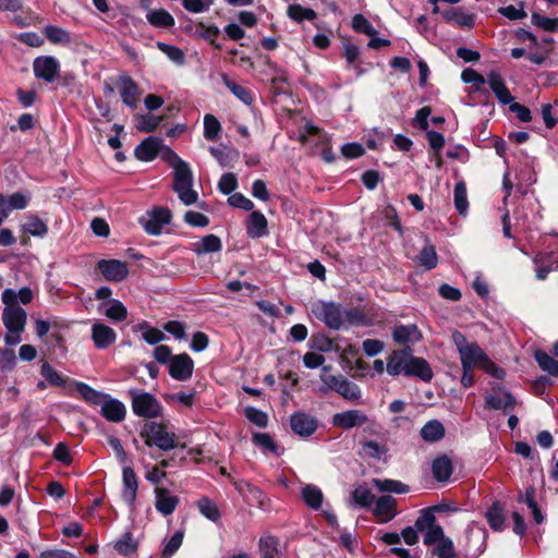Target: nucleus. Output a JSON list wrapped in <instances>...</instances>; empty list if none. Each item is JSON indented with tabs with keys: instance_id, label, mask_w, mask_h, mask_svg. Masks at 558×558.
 <instances>
[{
	"instance_id": "2eb2a0df",
	"label": "nucleus",
	"mask_w": 558,
	"mask_h": 558,
	"mask_svg": "<svg viewBox=\"0 0 558 558\" xmlns=\"http://www.w3.org/2000/svg\"><path fill=\"white\" fill-rule=\"evenodd\" d=\"M154 494L156 510L165 517L172 514L180 502L179 497L171 494L167 488L158 486Z\"/></svg>"
},
{
	"instance_id": "603ef678",
	"label": "nucleus",
	"mask_w": 558,
	"mask_h": 558,
	"mask_svg": "<svg viewBox=\"0 0 558 558\" xmlns=\"http://www.w3.org/2000/svg\"><path fill=\"white\" fill-rule=\"evenodd\" d=\"M420 264L427 270L434 269L438 263L435 246L426 244L418 254Z\"/></svg>"
},
{
	"instance_id": "c03bdc74",
	"label": "nucleus",
	"mask_w": 558,
	"mask_h": 558,
	"mask_svg": "<svg viewBox=\"0 0 558 558\" xmlns=\"http://www.w3.org/2000/svg\"><path fill=\"white\" fill-rule=\"evenodd\" d=\"M105 316L113 323L124 322L128 318V310L119 300H111L105 310Z\"/></svg>"
},
{
	"instance_id": "39448f33",
	"label": "nucleus",
	"mask_w": 558,
	"mask_h": 558,
	"mask_svg": "<svg viewBox=\"0 0 558 558\" xmlns=\"http://www.w3.org/2000/svg\"><path fill=\"white\" fill-rule=\"evenodd\" d=\"M381 323H384V316L378 306L365 305L344 308V328L351 326L371 327Z\"/></svg>"
},
{
	"instance_id": "680f3d73",
	"label": "nucleus",
	"mask_w": 558,
	"mask_h": 558,
	"mask_svg": "<svg viewBox=\"0 0 558 558\" xmlns=\"http://www.w3.org/2000/svg\"><path fill=\"white\" fill-rule=\"evenodd\" d=\"M362 452L364 457L380 459L387 452V448L377 441L367 440L362 444Z\"/></svg>"
},
{
	"instance_id": "4be33fe9",
	"label": "nucleus",
	"mask_w": 558,
	"mask_h": 558,
	"mask_svg": "<svg viewBox=\"0 0 558 558\" xmlns=\"http://www.w3.org/2000/svg\"><path fill=\"white\" fill-rule=\"evenodd\" d=\"M411 349H402L393 351L388 359L386 369L389 375L397 376L400 374L407 375L408 361L410 360Z\"/></svg>"
},
{
	"instance_id": "052dcab7",
	"label": "nucleus",
	"mask_w": 558,
	"mask_h": 558,
	"mask_svg": "<svg viewBox=\"0 0 558 558\" xmlns=\"http://www.w3.org/2000/svg\"><path fill=\"white\" fill-rule=\"evenodd\" d=\"M78 392L85 401L94 405H100L107 395L101 393L86 384H80Z\"/></svg>"
},
{
	"instance_id": "393cba45",
	"label": "nucleus",
	"mask_w": 558,
	"mask_h": 558,
	"mask_svg": "<svg viewBox=\"0 0 558 558\" xmlns=\"http://www.w3.org/2000/svg\"><path fill=\"white\" fill-rule=\"evenodd\" d=\"M407 376H414L424 381H430L433 371L426 360L413 356L411 352L410 360L408 361Z\"/></svg>"
},
{
	"instance_id": "bb28decb",
	"label": "nucleus",
	"mask_w": 558,
	"mask_h": 558,
	"mask_svg": "<svg viewBox=\"0 0 558 558\" xmlns=\"http://www.w3.org/2000/svg\"><path fill=\"white\" fill-rule=\"evenodd\" d=\"M393 340L400 344L417 342L422 335L416 325H400L393 329Z\"/></svg>"
},
{
	"instance_id": "13d9d810",
	"label": "nucleus",
	"mask_w": 558,
	"mask_h": 558,
	"mask_svg": "<svg viewBox=\"0 0 558 558\" xmlns=\"http://www.w3.org/2000/svg\"><path fill=\"white\" fill-rule=\"evenodd\" d=\"M40 374L52 386L63 387L66 384V379L47 362L41 365Z\"/></svg>"
},
{
	"instance_id": "473e14b6",
	"label": "nucleus",
	"mask_w": 558,
	"mask_h": 558,
	"mask_svg": "<svg viewBox=\"0 0 558 558\" xmlns=\"http://www.w3.org/2000/svg\"><path fill=\"white\" fill-rule=\"evenodd\" d=\"M420 434L425 441L436 442L444 438L445 427L439 421L432 420L421 428Z\"/></svg>"
},
{
	"instance_id": "a18cd8bd",
	"label": "nucleus",
	"mask_w": 558,
	"mask_h": 558,
	"mask_svg": "<svg viewBox=\"0 0 558 558\" xmlns=\"http://www.w3.org/2000/svg\"><path fill=\"white\" fill-rule=\"evenodd\" d=\"M184 538L183 531H177L169 539L162 543L160 558H171L182 546Z\"/></svg>"
},
{
	"instance_id": "bf43d9fd",
	"label": "nucleus",
	"mask_w": 558,
	"mask_h": 558,
	"mask_svg": "<svg viewBox=\"0 0 558 558\" xmlns=\"http://www.w3.org/2000/svg\"><path fill=\"white\" fill-rule=\"evenodd\" d=\"M461 80L465 84H472L473 88L476 92H480L487 81V78H485L482 74H480L478 72L471 68H468L462 71Z\"/></svg>"
},
{
	"instance_id": "69168bd1",
	"label": "nucleus",
	"mask_w": 558,
	"mask_h": 558,
	"mask_svg": "<svg viewBox=\"0 0 558 558\" xmlns=\"http://www.w3.org/2000/svg\"><path fill=\"white\" fill-rule=\"evenodd\" d=\"M245 417L253 423L254 425L258 427H266L268 424V416L265 412L254 408V407H246L244 409Z\"/></svg>"
},
{
	"instance_id": "864d4df0",
	"label": "nucleus",
	"mask_w": 558,
	"mask_h": 558,
	"mask_svg": "<svg viewBox=\"0 0 558 558\" xmlns=\"http://www.w3.org/2000/svg\"><path fill=\"white\" fill-rule=\"evenodd\" d=\"M138 329L142 331L143 339L149 344H157L166 338L161 330L151 327L147 322L141 323Z\"/></svg>"
},
{
	"instance_id": "f8f14e48",
	"label": "nucleus",
	"mask_w": 558,
	"mask_h": 558,
	"mask_svg": "<svg viewBox=\"0 0 558 558\" xmlns=\"http://www.w3.org/2000/svg\"><path fill=\"white\" fill-rule=\"evenodd\" d=\"M122 102L135 108L141 96V89L137 83L129 75H121L117 82Z\"/></svg>"
},
{
	"instance_id": "2f4dec72",
	"label": "nucleus",
	"mask_w": 558,
	"mask_h": 558,
	"mask_svg": "<svg viewBox=\"0 0 558 558\" xmlns=\"http://www.w3.org/2000/svg\"><path fill=\"white\" fill-rule=\"evenodd\" d=\"M22 229L26 233L37 238H44L48 233L47 223L33 214L26 216V221L23 223Z\"/></svg>"
},
{
	"instance_id": "9b49d317",
	"label": "nucleus",
	"mask_w": 558,
	"mask_h": 558,
	"mask_svg": "<svg viewBox=\"0 0 558 558\" xmlns=\"http://www.w3.org/2000/svg\"><path fill=\"white\" fill-rule=\"evenodd\" d=\"M368 421V416L363 411L353 409L336 413L331 423L342 429H352L367 424Z\"/></svg>"
},
{
	"instance_id": "6e6552de",
	"label": "nucleus",
	"mask_w": 558,
	"mask_h": 558,
	"mask_svg": "<svg viewBox=\"0 0 558 558\" xmlns=\"http://www.w3.org/2000/svg\"><path fill=\"white\" fill-rule=\"evenodd\" d=\"M33 71L36 78L52 83L59 75L60 63L52 56H40L34 60Z\"/></svg>"
},
{
	"instance_id": "6e6d98bb",
	"label": "nucleus",
	"mask_w": 558,
	"mask_h": 558,
	"mask_svg": "<svg viewBox=\"0 0 558 558\" xmlns=\"http://www.w3.org/2000/svg\"><path fill=\"white\" fill-rule=\"evenodd\" d=\"M221 131V124L213 114L204 117V137L208 141H215Z\"/></svg>"
},
{
	"instance_id": "79ce46f5",
	"label": "nucleus",
	"mask_w": 558,
	"mask_h": 558,
	"mask_svg": "<svg viewBox=\"0 0 558 558\" xmlns=\"http://www.w3.org/2000/svg\"><path fill=\"white\" fill-rule=\"evenodd\" d=\"M551 254L538 253L533 257L536 278L545 280L548 274L554 269V263L550 260Z\"/></svg>"
},
{
	"instance_id": "f257e3e1",
	"label": "nucleus",
	"mask_w": 558,
	"mask_h": 558,
	"mask_svg": "<svg viewBox=\"0 0 558 558\" xmlns=\"http://www.w3.org/2000/svg\"><path fill=\"white\" fill-rule=\"evenodd\" d=\"M452 341L457 347L462 367L472 369L477 367L498 379L505 377V371L496 366L476 342H469L459 331L452 333Z\"/></svg>"
},
{
	"instance_id": "0e129e2a",
	"label": "nucleus",
	"mask_w": 558,
	"mask_h": 558,
	"mask_svg": "<svg viewBox=\"0 0 558 558\" xmlns=\"http://www.w3.org/2000/svg\"><path fill=\"white\" fill-rule=\"evenodd\" d=\"M381 215L388 226H391L400 234L403 233V228L398 216L397 209L392 205H386L381 210Z\"/></svg>"
},
{
	"instance_id": "20e7f679",
	"label": "nucleus",
	"mask_w": 558,
	"mask_h": 558,
	"mask_svg": "<svg viewBox=\"0 0 558 558\" xmlns=\"http://www.w3.org/2000/svg\"><path fill=\"white\" fill-rule=\"evenodd\" d=\"M311 313L328 328H344V308L336 302L318 300L311 305Z\"/></svg>"
},
{
	"instance_id": "f03ea898",
	"label": "nucleus",
	"mask_w": 558,
	"mask_h": 558,
	"mask_svg": "<svg viewBox=\"0 0 558 558\" xmlns=\"http://www.w3.org/2000/svg\"><path fill=\"white\" fill-rule=\"evenodd\" d=\"M163 158L173 169V191L185 206L195 204L198 194L193 190V173L187 162L182 160L177 153L167 148Z\"/></svg>"
},
{
	"instance_id": "a211bd4d",
	"label": "nucleus",
	"mask_w": 558,
	"mask_h": 558,
	"mask_svg": "<svg viewBox=\"0 0 558 558\" xmlns=\"http://www.w3.org/2000/svg\"><path fill=\"white\" fill-rule=\"evenodd\" d=\"M100 413L107 421L120 423L125 418L126 409L121 401L107 395L100 403Z\"/></svg>"
},
{
	"instance_id": "ea45409f",
	"label": "nucleus",
	"mask_w": 558,
	"mask_h": 558,
	"mask_svg": "<svg viewBox=\"0 0 558 558\" xmlns=\"http://www.w3.org/2000/svg\"><path fill=\"white\" fill-rule=\"evenodd\" d=\"M373 485L381 493L407 494L409 492V486L397 480L374 478Z\"/></svg>"
},
{
	"instance_id": "4c0bfd02",
	"label": "nucleus",
	"mask_w": 558,
	"mask_h": 558,
	"mask_svg": "<svg viewBox=\"0 0 558 558\" xmlns=\"http://www.w3.org/2000/svg\"><path fill=\"white\" fill-rule=\"evenodd\" d=\"M485 518L492 530L500 532L505 527V515L502 507L495 502L489 507L485 513Z\"/></svg>"
},
{
	"instance_id": "4468645a",
	"label": "nucleus",
	"mask_w": 558,
	"mask_h": 558,
	"mask_svg": "<svg viewBox=\"0 0 558 558\" xmlns=\"http://www.w3.org/2000/svg\"><path fill=\"white\" fill-rule=\"evenodd\" d=\"M397 500L390 495L380 496L373 509V514L379 523H387L397 515Z\"/></svg>"
},
{
	"instance_id": "4d7b16f0",
	"label": "nucleus",
	"mask_w": 558,
	"mask_h": 558,
	"mask_svg": "<svg viewBox=\"0 0 558 558\" xmlns=\"http://www.w3.org/2000/svg\"><path fill=\"white\" fill-rule=\"evenodd\" d=\"M531 22L534 26L545 32H558V19L547 17L539 13H533L531 15Z\"/></svg>"
},
{
	"instance_id": "f3484780",
	"label": "nucleus",
	"mask_w": 558,
	"mask_h": 558,
	"mask_svg": "<svg viewBox=\"0 0 558 558\" xmlns=\"http://www.w3.org/2000/svg\"><path fill=\"white\" fill-rule=\"evenodd\" d=\"M138 481L131 466H124L122 471V499L133 507L137 497Z\"/></svg>"
},
{
	"instance_id": "5fc2aeb1",
	"label": "nucleus",
	"mask_w": 558,
	"mask_h": 558,
	"mask_svg": "<svg viewBox=\"0 0 558 558\" xmlns=\"http://www.w3.org/2000/svg\"><path fill=\"white\" fill-rule=\"evenodd\" d=\"M330 369V366H323L322 374H320V380L323 383V386L320 387V391L326 393L327 391H336L338 389V386L344 378L343 376H335L328 374V371Z\"/></svg>"
},
{
	"instance_id": "7ed1b4c3",
	"label": "nucleus",
	"mask_w": 558,
	"mask_h": 558,
	"mask_svg": "<svg viewBox=\"0 0 558 558\" xmlns=\"http://www.w3.org/2000/svg\"><path fill=\"white\" fill-rule=\"evenodd\" d=\"M140 435L148 447L156 446L163 451H169L177 447L175 434L169 433L162 423L146 422Z\"/></svg>"
},
{
	"instance_id": "c9c22d12",
	"label": "nucleus",
	"mask_w": 558,
	"mask_h": 558,
	"mask_svg": "<svg viewBox=\"0 0 558 558\" xmlns=\"http://www.w3.org/2000/svg\"><path fill=\"white\" fill-rule=\"evenodd\" d=\"M146 19L149 24L159 28H170L175 23L173 16L165 9L149 11Z\"/></svg>"
},
{
	"instance_id": "dca6fc26",
	"label": "nucleus",
	"mask_w": 558,
	"mask_h": 558,
	"mask_svg": "<svg viewBox=\"0 0 558 558\" xmlns=\"http://www.w3.org/2000/svg\"><path fill=\"white\" fill-rule=\"evenodd\" d=\"M92 340L99 350H105L117 340V332L108 325L96 322L92 326Z\"/></svg>"
},
{
	"instance_id": "c85d7f7f",
	"label": "nucleus",
	"mask_w": 558,
	"mask_h": 558,
	"mask_svg": "<svg viewBox=\"0 0 558 558\" xmlns=\"http://www.w3.org/2000/svg\"><path fill=\"white\" fill-rule=\"evenodd\" d=\"M221 248V240L215 234L205 235L199 241L192 244V251L196 255L216 253L219 252Z\"/></svg>"
},
{
	"instance_id": "a19ab883",
	"label": "nucleus",
	"mask_w": 558,
	"mask_h": 558,
	"mask_svg": "<svg viewBox=\"0 0 558 558\" xmlns=\"http://www.w3.org/2000/svg\"><path fill=\"white\" fill-rule=\"evenodd\" d=\"M198 511L208 520L218 522L221 518L220 510L215 501L208 497H202L196 502Z\"/></svg>"
},
{
	"instance_id": "aec40b11",
	"label": "nucleus",
	"mask_w": 558,
	"mask_h": 558,
	"mask_svg": "<svg viewBox=\"0 0 558 558\" xmlns=\"http://www.w3.org/2000/svg\"><path fill=\"white\" fill-rule=\"evenodd\" d=\"M290 425L292 430L300 436H310L317 428L316 420L304 413V412H295L290 417Z\"/></svg>"
},
{
	"instance_id": "338daca9",
	"label": "nucleus",
	"mask_w": 558,
	"mask_h": 558,
	"mask_svg": "<svg viewBox=\"0 0 558 558\" xmlns=\"http://www.w3.org/2000/svg\"><path fill=\"white\" fill-rule=\"evenodd\" d=\"M353 500L360 507H368L374 501V495L372 492L365 486L356 487L352 493Z\"/></svg>"
},
{
	"instance_id": "a878e982",
	"label": "nucleus",
	"mask_w": 558,
	"mask_h": 558,
	"mask_svg": "<svg viewBox=\"0 0 558 558\" xmlns=\"http://www.w3.org/2000/svg\"><path fill=\"white\" fill-rule=\"evenodd\" d=\"M268 222L260 211H252L246 221V234L252 239L263 238L268 233Z\"/></svg>"
},
{
	"instance_id": "e433bc0d",
	"label": "nucleus",
	"mask_w": 558,
	"mask_h": 558,
	"mask_svg": "<svg viewBox=\"0 0 558 558\" xmlns=\"http://www.w3.org/2000/svg\"><path fill=\"white\" fill-rule=\"evenodd\" d=\"M279 541L277 537L265 534L259 538V553L262 558H280Z\"/></svg>"
},
{
	"instance_id": "3c124183",
	"label": "nucleus",
	"mask_w": 558,
	"mask_h": 558,
	"mask_svg": "<svg viewBox=\"0 0 558 558\" xmlns=\"http://www.w3.org/2000/svg\"><path fill=\"white\" fill-rule=\"evenodd\" d=\"M288 15L293 21L301 23L304 20L313 21L316 19L317 14L313 9L303 8L300 4H291L288 8Z\"/></svg>"
},
{
	"instance_id": "c756f323",
	"label": "nucleus",
	"mask_w": 558,
	"mask_h": 558,
	"mask_svg": "<svg viewBox=\"0 0 558 558\" xmlns=\"http://www.w3.org/2000/svg\"><path fill=\"white\" fill-rule=\"evenodd\" d=\"M225 86L243 104L250 106L254 102V95L251 89L230 80L227 74H221Z\"/></svg>"
},
{
	"instance_id": "37998d69",
	"label": "nucleus",
	"mask_w": 558,
	"mask_h": 558,
	"mask_svg": "<svg viewBox=\"0 0 558 558\" xmlns=\"http://www.w3.org/2000/svg\"><path fill=\"white\" fill-rule=\"evenodd\" d=\"M44 34L47 39L56 45H69L71 43V35L68 31L56 25H47L44 28Z\"/></svg>"
},
{
	"instance_id": "423d86ee",
	"label": "nucleus",
	"mask_w": 558,
	"mask_h": 558,
	"mask_svg": "<svg viewBox=\"0 0 558 558\" xmlns=\"http://www.w3.org/2000/svg\"><path fill=\"white\" fill-rule=\"evenodd\" d=\"M132 395V410L135 415L146 418H156L162 414V405L149 392L130 391Z\"/></svg>"
},
{
	"instance_id": "9d476101",
	"label": "nucleus",
	"mask_w": 558,
	"mask_h": 558,
	"mask_svg": "<svg viewBox=\"0 0 558 558\" xmlns=\"http://www.w3.org/2000/svg\"><path fill=\"white\" fill-rule=\"evenodd\" d=\"M97 269L111 282L123 281L129 275L128 264L119 259H101L97 263Z\"/></svg>"
},
{
	"instance_id": "412c9836",
	"label": "nucleus",
	"mask_w": 558,
	"mask_h": 558,
	"mask_svg": "<svg viewBox=\"0 0 558 558\" xmlns=\"http://www.w3.org/2000/svg\"><path fill=\"white\" fill-rule=\"evenodd\" d=\"M31 201L29 194H23L20 192L13 193L9 197L0 194V215L7 217L13 209H24L28 206Z\"/></svg>"
},
{
	"instance_id": "774afa93",
	"label": "nucleus",
	"mask_w": 558,
	"mask_h": 558,
	"mask_svg": "<svg viewBox=\"0 0 558 558\" xmlns=\"http://www.w3.org/2000/svg\"><path fill=\"white\" fill-rule=\"evenodd\" d=\"M162 118L151 114L141 116L137 121V130L141 132H154L160 124Z\"/></svg>"
},
{
	"instance_id": "72a5a7b5",
	"label": "nucleus",
	"mask_w": 558,
	"mask_h": 558,
	"mask_svg": "<svg viewBox=\"0 0 558 558\" xmlns=\"http://www.w3.org/2000/svg\"><path fill=\"white\" fill-rule=\"evenodd\" d=\"M432 471L438 482L448 481L452 474V462L447 456L438 457L433 461Z\"/></svg>"
},
{
	"instance_id": "0eeeda50",
	"label": "nucleus",
	"mask_w": 558,
	"mask_h": 558,
	"mask_svg": "<svg viewBox=\"0 0 558 558\" xmlns=\"http://www.w3.org/2000/svg\"><path fill=\"white\" fill-rule=\"evenodd\" d=\"M171 220V213L165 207H155L146 213V216L140 219L145 231L149 234L157 235L162 228Z\"/></svg>"
},
{
	"instance_id": "de8ad7c7",
	"label": "nucleus",
	"mask_w": 558,
	"mask_h": 558,
	"mask_svg": "<svg viewBox=\"0 0 558 558\" xmlns=\"http://www.w3.org/2000/svg\"><path fill=\"white\" fill-rule=\"evenodd\" d=\"M534 359L544 372L551 376H558V361L551 357L548 353L537 350L534 353Z\"/></svg>"
},
{
	"instance_id": "09e8293b",
	"label": "nucleus",
	"mask_w": 558,
	"mask_h": 558,
	"mask_svg": "<svg viewBox=\"0 0 558 558\" xmlns=\"http://www.w3.org/2000/svg\"><path fill=\"white\" fill-rule=\"evenodd\" d=\"M454 207L461 215H465L469 208L466 185L463 181H459L454 185L453 191Z\"/></svg>"
},
{
	"instance_id": "6ab92c4d",
	"label": "nucleus",
	"mask_w": 558,
	"mask_h": 558,
	"mask_svg": "<svg viewBox=\"0 0 558 558\" xmlns=\"http://www.w3.org/2000/svg\"><path fill=\"white\" fill-rule=\"evenodd\" d=\"M26 312L20 306L4 307L2 320L8 330L24 331L26 325Z\"/></svg>"
},
{
	"instance_id": "49530a36",
	"label": "nucleus",
	"mask_w": 558,
	"mask_h": 558,
	"mask_svg": "<svg viewBox=\"0 0 558 558\" xmlns=\"http://www.w3.org/2000/svg\"><path fill=\"white\" fill-rule=\"evenodd\" d=\"M234 485L240 494H248V497L256 501L259 507L264 508L268 504V498L258 487L250 483H235Z\"/></svg>"
},
{
	"instance_id": "58836bf2",
	"label": "nucleus",
	"mask_w": 558,
	"mask_h": 558,
	"mask_svg": "<svg viewBox=\"0 0 558 558\" xmlns=\"http://www.w3.org/2000/svg\"><path fill=\"white\" fill-rule=\"evenodd\" d=\"M441 16L449 23H454L464 27H472L474 19L472 15L462 12L460 9H449L441 12Z\"/></svg>"
},
{
	"instance_id": "ddd939ff",
	"label": "nucleus",
	"mask_w": 558,
	"mask_h": 558,
	"mask_svg": "<svg viewBox=\"0 0 558 558\" xmlns=\"http://www.w3.org/2000/svg\"><path fill=\"white\" fill-rule=\"evenodd\" d=\"M308 136L317 137L318 144L324 146L322 156L327 162H331L335 160V156L329 145L330 138L326 132H324L322 129L312 123H306L304 126V132L300 134V142L306 143Z\"/></svg>"
},
{
	"instance_id": "8fccbe9b",
	"label": "nucleus",
	"mask_w": 558,
	"mask_h": 558,
	"mask_svg": "<svg viewBox=\"0 0 558 558\" xmlns=\"http://www.w3.org/2000/svg\"><path fill=\"white\" fill-rule=\"evenodd\" d=\"M336 392L339 393L343 399L349 401H355L360 399L362 396L360 387L356 384L348 380L347 378L342 379Z\"/></svg>"
},
{
	"instance_id": "cd10ccee",
	"label": "nucleus",
	"mask_w": 558,
	"mask_h": 558,
	"mask_svg": "<svg viewBox=\"0 0 558 558\" xmlns=\"http://www.w3.org/2000/svg\"><path fill=\"white\" fill-rule=\"evenodd\" d=\"M486 403L495 410H509L515 405V400L511 393L506 390L497 389L493 395L488 396Z\"/></svg>"
},
{
	"instance_id": "b1692460",
	"label": "nucleus",
	"mask_w": 558,
	"mask_h": 558,
	"mask_svg": "<svg viewBox=\"0 0 558 558\" xmlns=\"http://www.w3.org/2000/svg\"><path fill=\"white\" fill-rule=\"evenodd\" d=\"M486 82L501 104L509 105L513 101V97L511 96L502 76L499 73L495 71L489 72L487 74Z\"/></svg>"
},
{
	"instance_id": "5701e85b",
	"label": "nucleus",
	"mask_w": 558,
	"mask_h": 558,
	"mask_svg": "<svg viewBox=\"0 0 558 558\" xmlns=\"http://www.w3.org/2000/svg\"><path fill=\"white\" fill-rule=\"evenodd\" d=\"M161 146L162 140L153 136L147 137L135 148V157L141 161H151L157 157Z\"/></svg>"
},
{
	"instance_id": "7c9ffc66",
	"label": "nucleus",
	"mask_w": 558,
	"mask_h": 558,
	"mask_svg": "<svg viewBox=\"0 0 558 558\" xmlns=\"http://www.w3.org/2000/svg\"><path fill=\"white\" fill-rule=\"evenodd\" d=\"M301 497L308 508L313 510L322 508L324 494L319 487L313 484L305 485L302 487Z\"/></svg>"
},
{
	"instance_id": "e2e57ef3",
	"label": "nucleus",
	"mask_w": 558,
	"mask_h": 558,
	"mask_svg": "<svg viewBox=\"0 0 558 558\" xmlns=\"http://www.w3.org/2000/svg\"><path fill=\"white\" fill-rule=\"evenodd\" d=\"M215 0H182V7L190 13L198 14L207 12Z\"/></svg>"
},
{
	"instance_id": "f704fd0d",
	"label": "nucleus",
	"mask_w": 558,
	"mask_h": 558,
	"mask_svg": "<svg viewBox=\"0 0 558 558\" xmlns=\"http://www.w3.org/2000/svg\"><path fill=\"white\" fill-rule=\"evenodd\" d=\"M113 548L119 555L130 556L136 553L138 548V542L133 537L131 532H125L119 539L113 543Z\"/></svg>"
},
{
	"instance_id": "1a4fd4ad",
	"label": "nucleus",
	"mask_w": 558,
	"mask_h": 558,
	"mask_svg": "<svg viewBox=\"0 0 558 558\" xmlns=\"http://www.w3.org/2000/svg\"><path fill=\"white\" fill-rule=\"evenodd\" d=\"M169 375L179 381L189 380L194 371V361L187 353H180L174 355L169 365Z\"/></svg>"
}]
</instances>
